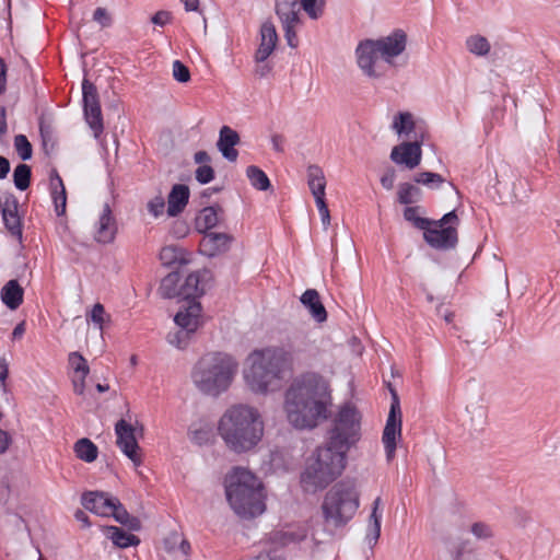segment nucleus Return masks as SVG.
<instances>
[{
  "instance_id": "f257e3e1",
  "label": "nucleus",
  "mask_w": 560,
  "mask_h": 560,
  "mask_svg": "<svg viewBox=\"0 0 560 560\" xmlns=\"http://www.w3.org/2000/svg\"><path fill=\"white\" fill-rule=\"evenodd\" d=\"M360 440V417L354 407L340 408L325 446L317 447L301 474L306 492L326 488L346 468L347 453Z\"/></svg>"
},
{
  "instance_id": "f03ea898",
  "label": "nucleus",
  "mask_w": 560,
  "mask_h": 560,
  "mask_svg": "<svg viewBox=\"0 0 560 560\" xmlns=\"http://www.w3.org/2000/svg\"><path fill=\"white\" fill-rule=\"evenodd\" d=\"M315 346L306 337L295 338L285 347H268L250 353L245 380L252 390L265 393L277 388L295 365L307 363L315 355Z\"/></svg>"
},
{
  "instance_id": "7ed1b4c3",
  "label": "nucleus",
  "mask_w": 560,
  "mask_h": 560,
  "mask_svg": "<svg viewBox=\"0 0 560 560\" xmlns=\"http://www.w3.org/2000/svg\"><path fill=\"white\" fill-rule=\"evenodd\" d=\"M330 396L324 380L317 374H306L295 380L285 394L288 420L298 429H312L319 419L327 417Z\"/></svg>"
},
{
  "instance_id": "20e7f679",
  "label": "nucleus",
  "mask_w": 560,
  "mask_h": 560,
  "mask_svg": "<svg viewBox=\"0 0 560 560\" xmlns=\"http://www.w3.org/2000/svg\"><path fill=\"white\" fill-rule=\"evenodd\" d=\"M218 432L226 447L237 454L253 450L262 439L259 411L247 405H233L219 420Z\"/></svg>"
},
{
  "instance_id": "39448f33",
  "label": "nucleus",
  "mask_w": 560,
  "mask_h": 560,
  "mask_svg": "<svg viewBox=\"0 0 560 560\" xmlns=\"http://www.w3.org/2000/svg\"><path fill=\"white\" fill-rule=\"evenodd\" d=\"M208 280H210L208 270L192 272L187 276L179 290V295L187 300L186 306L174 317L179 330L167 336L168 342L177 348H184L187 345L188 337L201 325L202 307L195 299L205 293Z\"/></svg>"
},
{
  "instance_id": "423d86ee",
  "label": "nucleus",
  "mask_w": 560,
  "mask_h": 560,
  "mask_svg": "<svg viewBox=\"0 0 560 560\" xmlns=\"http://www.w3.org/2000/svg\"><path fill=\"white\" fill-rule=\"evenodd\" d=\"M226 498L234 512L242 517L264 513L265 493L260 480L244 468H234L225 479Z\"/></svg>"
},
{
  "instance_id": "0eeeda50",
  "label": "nucleus",
  "mask_w": 560,
  "mask_h": 560,
  "mask_svg": "<svg viewBox=\"0 0 560 560\" xmlns=\"http://www.w3.org/2000/svg\"><path fill=\"white\" fill-rule=\"evenodd\" d=\"M237 362L222 352L203 355L195 365L191 377L196 387L211 396L225 392L237 372Z\"/></svg>"
},
{
  "instance_id": "6e6552de",
  "label": "nucleus",
  "mask_w": 560,
  "mask_h": 560,
  "mask_svg": "<svg viewBox=\"0 0 560 560\" xmlns=\"http://www.w3.org/2000/svg\"><path fill=\"white\" fill-rule=\"evenodd\" d=\"M406 40V34L398 30L378 40L366 39L361 42L355 50L358 66L371 78L382 75L381 62L385 61L390 65L393 58L405 50Z\"/></svg>"
},
{
  "instance_id": "1a4fd4ad",
  "label": "nucleus",
  "mask_w": 560,
  "mask_h": 560,
  "mask_svg": "<svg viewBox=\"0 0 560 560\" xmlns=\"http://www.w3.org/2000/svg\"><path fill=\"white\" fill-rule=\"evenodd\" d=\"M359 505L355 485L351 481H340L325 494L322 504L324 520L334 527H341L354 516Z\"/></svg>"
},
{
  "instance_id": "9d476101",
  "label": "nucleus",
  "mask_w": 560,
  "mask_h": 560,
  "mask_svg": "<svg viewBox=\"0 0 560 560\" xmlns=\"http://www.w3.org/2000/svg\"><path fill=\"white\" fill-rule=\"evenodd\" d=\"M325 8L326 0H275V12L291 48L299 45L296 28L302 24L301 10L316 21L324 15Z\"/></svg>"
},
{
  "instance_id": "9b49d317",
  "label": "nucleus",
  "mask_w": 560,
  "mask_h": 560,
  "mask_svg": "<svg viewBox=\"0 0 560 560\" xmlns=\"http://www.w3.org/2000/svg\"><path fill=\"white\" fill-rule=\"evenodd\" d=\"M458 218L453 210L442 217L441 220L432 222V225L423 231L425 242L436 249H448L457 244Z\"/></svg>"
},
{
  "instance_id": "f8f14e48",
  "label": "nucleus",
  "mask_w": 560,
  "mask_h": 560,
  "mask_svg": "<svg viewBox=\"0 0 560 560\" xmlns=\"http://www.w3.org/2000/svg\"><path fill=\"white\" fill-rule=\"evenodd\" d=\"M83 108L85 121L98 138L104 131L103 115L96 86L88 80L82 83Z\"/></svg>"
},
{
  "instance_id": "ddd939ff",
  "label": "nucleus",
  "mask_w": 560,
  "mask_h": 560,
  "mask_svg": "<svg viewBox=\"0 0 560 560\" xmlns=\"http://www.w3.org/2000/svg\"><path fill=\"white\" fill-rule=\"evenodd\" d=\"M401 436V410L398 396L393 393V400L387 421L383 431L382 441L386 457L392 460L396 452V442Z\"/></svg>"
},
{
  "instance_id": "4468645a",
  "label": "nucleus",
  "mask_w": 560,
  "mask_h": 560,
  "mask_svg": "<svg viewBox=\"0 0 560 560\" xmlns=\"http://www.w3.org/2000/svg\"><path fill=\"white\" fill-rule=\"evenodd\" d=\"M117 445L120 451L133 463L135 466L142 464L140 446L137 442L135 428L126 420L120 419L115 425Z\"/></svg>"
},
{
  "instance_id": "2eb2a0df",
  "label": "nucleus",
  "mask_w": 560,
  "mask_h": 560,
  "mask_svg": "<svg viewBox=\"0 0 560 560\" xmlns=\"http://www.w3.org/2000/svg\"><path fill=\"white\" fill-rule=\"evenodd\" d=\"M421 144L422 141L419 140L401 142L392 149L390 160L398 165H404L409 170H413L421 163Z\"/></svg>"
},
{
  "instance_id": "dca6fc26",
  "label": "nucleus",
  "mask_w": 560,
  "mask_h": 560,
  "mask_svg": "<svg viewBox=\"0 0 560 560\" xmlns=\"http://www.w3.org/2000/svg\"><path fill=\"white\" fill-rule=\"evenodd\" d=\"M118 231L116 218L112 208L105 203L94 224V240L100 244H110L114 242Z\"/></svg>"
},
{
  "instance_id": "f3484780",
  "label": "nucleus",
  "mask_w": 560,
  "mask_h": 560,
  "mask_svg": "<svg viewBox=\"0 0 560 560\" xmlns=\"http://www.w3.org/2000/svg\"><path fill=\"white\" fill-rule=\"evenodd\" d=\"M233 237L226 233L208 232L200 241V253L208 257L221 255L230 248Z\"/></svg>"
},
{
  "instance_id": "a211bd4d",
  "label": "nucleus",
  "mask_w": 560,
  "mask_h": 560,
  "mask_svg": "<svg viewBox=\"0 0 560 560\" xmlns=\"http://www.w3.org/2000/svg\"><path fill=\"white\" fill-rule=\"evenodd\" d=\"M115 500L105 492L94 491L82 495V505L96 515L108 517L115 511Z\"/></svg>"
},
{
  "instance_id": "6ab92c4d",
  "label": "nucleus",
  "mask_w": 560,
  "mask_h": 560,
  "mask_svg": "<svg viewBox=\"0 0 560 560\" xmlns=\"http://www.w3.org/2000/svg\"><path fill=\"white\" fill-rule=\"evenodd\" d=\"M278 43L276 26L271 21H266L260 26V44L255 54V60L262 62L273 52Z\"/></svg>"
},
{
  "instance_id": "aec40b11",
  "label": "nucleus",
  "mask_w": 560,
  "mask_h": 560,
  "mask_svg": "<svg viewBox=\"0 0 560 560\" xmlns=\"http://www.w3.org/2000/svg\"><path fill=\"white\" fill-rule=\"evenodd\" d=\"M18 200L11 196L7 198L2 209V219L4 226L12 236L22 238V222L18 214Z\"/></svg>"
},
{
  "instance_id": "412c9836",
  "label": "nucleus",
  "mask_w": 560,
  "mask_h": 560,
  "mask_svg": "<svg viewBox=\"0 0 560 560\" xmlns=\"http://www.w3.org/2000/svg\"><path fill=\"white\" fill-rule=\"evenodd\" d=\"M49 189L57 215H63L67 208V191L63 180L56 170L50 172Z\"/></svg>"
},
{
  "instance_id": "4be33fe9",
  "label": "nucleus",
  "mask_w": 560,
  "mask_h": 560,
  "mask_svg": "<svg viewBox=\"0 0 560 560\" xmlns=\"http://www.w3.org/2000/svg\"><path fill=\"white\" fill-rule=\"evenodd\" d=\"M190 191L188 186L184 184H175L167 197V214L177 217L186 208L189 200Z\"/></svg>"
},
{
  "instance_id": "5701e85b",
  "label": "nucleus",
  "mask_w": 560,
  "mask_h": 560,
  "mask_svg": "<svg viewBox=\"0 0 560 560\" xmlns=\"http://www.w3.org/2000/svg\"><path fill=\"white\" fill-rule=\"evenodd\" d=\"M240 142L238 133L230 128L229 126H223L220 130L218 148L221 151L222 155L229 161H236L238 152L234 149V147Z\"/></svg>"
},
{
  "instance_id": "b1692460",
  "label": "nucleus",
  "mask_w": 560,
  "mask_h": 560,
  "mask_svg": "<svg viewBox=\"0 0 560 560\" xmlns=\"http://www.w3.org/2000/svg\"><path fill=\"white\" fill-rule=\"evenodd\" d=\"M160 260L166 267L187 265L190 262V254L180 246L167 245L161 249Z\"/></svg>"
},
{
  "instance_id": "393cba45",
  "label": "nucleus",
  "mask_w": 560,
  "mask_h": 560,
  "mask_svg": "<svg viewBox=\"0 0 560 560\" xmlns=\"http://www.w3.org/2000/svg\"><path fill=\"white\" fill-rule=\"evenodd\" d=\"M301 302L315 320L323 323L327 319V312L320 301L319 294L314 289H307L301 296Z\"/></svg>"
},
{
  "instance_id": "a878e982",
  "label": "nucleus",
  "mask_w": 560,
  "mask_h": 560,
  "mask_svg": "<svg viewBox=\"0 0 560 560\" xmlns=\"http://www.w3.org/2000/svg\"><path fill=\"white\" fill-rule=\"evenodd\" d=\"M221 207H206L199 211L195 220L196 230L200 233H208L209 230L217 226L220 221Z\"/></svg>"
},
{
  "instance_id": "bb28decb",
  "label": "nucleus",
  "mask_w": 560,
  "mask_h": 560,
  "mask_svg": "<svg viewBox=\"0 0 560 560\" xmlns=\"http://www.w3.org/2000/svg\"><path fill=\"white\" fill-rule=\"evenodd\" d=\"M24 290L18 280L8 281L1 290V301L10 310H16L23 303Z\"/></svg>"
},
{
  "instance_id": "cd10ccee",
  "label": "nucleus",
  "mask_w": 560,
  "mask_h": 560,
  "mask_svg": "<svg viewBox=\"0 0 560 560\" xmlns=\"http://www.w3.org/2000/svg\"><path fill=\"white\" fill-rule=\"evenodd\" d=\"M307 184L312 195L317 200L325 199L326 178L323 170L317 165H311L307 168Z\"/></svg>"
},
{
  "instance_id": "c85d7f7f",
  "label": "nucleus",
  "mask_w": 560,
  "mask_h": 560,
  "mask_svg": "<svg viewBox=\"0 0 560 560\" xmlns=\"http://www.w3.org/2000/svg\"><path fill=\"white\" fill-rule=\"evenodd\" d=\"M104 533L119 548H128L140 544V539L136 535L127 533L117 526H107L104 528Z\"/></svg>"
},
{
  "instance_id": "c756f323",
  "label": "nucleus",
  "mask_w": 560,
  "mask_h": 560,
  "mask_svg": "<svg viewBox=\"0 0 560 560\" xmlns=\"http://www.w3.org/2000/svg\"><path fill=\"white\" fill-rule=\"evenodd\" d=\"M114 505L115 511L113 513H109V516H113L118 523L128 526L129 529H140V521L137 517L131 516L117 498L115 500Z\"/></svg>"
},
{
  "instance_id": "7c9ffc66",
  "label": "nucleus",
  "mask_w": 560,
  "mask_h": 560,
  "mask_svg": "<svg viewBox=\"0 0 560 560\" xmlns=\"http://www.w3.org/2000/svg\"><path fill=\"white\" fill-rule=\"evenodd\" d=\"M74 453L78 458L86 463H92L97 458V446L89 439H80L74 444Z\"/></svg>"
},
{
  "instance_id": "2f4dec72",
  "label": "nucleus",
  "mask_w": 560,
  "mask_h": 560,
  "mask_svg": "<svg viewBox=\"0 0 560 560\" xmlns=\"http://www.w3.org/2000/svg\"><path fill=\"white\" fill-rule=\"evenodd\" d=\"M382 500L377 497L372 506V512L369 517V535H372L374 540H377L381 535V524H382V509H381Z\"/></svg>"
},
{
  "instance_id": "473e14b6",
  "label": "nucleus",
  "mask_w": 560,
  "mask_h": 560,
  "mask_svg": "<svg viewBox=\"0 0 560 560\" xmlns=\"http://www.w3.org/2000/svg\"><path fill=\"white\" fill-rule=\"evenodd\" d=\"M246 175L250 185L258 190H267L270 187V180L267 174L258 166L250 165L246 168Z\"/></svg>"
},
{
  "instance_id": "72a5a7b5",
  "label": "nucleus",
  "mask_w": 560,
  "mask_h": 560,
  "mask_svg": "<svg viewBox=\"0 0 560 560\" xmlns=\"http://www.w3.org/2000/svg\"><path fill=\"white\" fill-rule=\"evenodd\" d=\"M393 129L399 136H409L415 130L413 117L410 113H399L393 121Z\"/></svg>"
},
{
  "instance_id": "f704fd0d",
  "label": "nucleus",
  "mask_w": 560,
  "mask_h": 560,
  "mask_svg": "<svg viewBox=\"0 0 560 560\" xmlns=\"http://www.w3.org/2000/svg\"><path fill=\"white\" fill-rule=\"evenodd\" d=\"M454 560H480V558L474 544L465 539L457 545Z\"/></svg>"
},
{
  "instance_id": "c9c22d12",
  "label": "nucleus",
  "mask_w": 560,
  "mask_h": 560,
  "mask_svg": "<svg viewBox=\"0 0 560 560\" xmlns=\"http://www.w3.org/2000/svg\"><path fill=\"white\" fill-rule=\"evenodd\" d=\"M32 171L27 164H19L13 172V182L19 190H25L31 184Z\"/></svg>"
},
{
  "instance_id": "e433bc0d",
  "label": "nucleus",
  "mask_w": 560,
  "mask_h": 560,
  "mask_svg": "<svg viewBox=\"0 0 560 560\" xmlns=\"http://www.w3.org/2000/svg\"><path fill=\"white\" fill-rule=\"evenodd\" d=\"M467 49L476 56H486L490 51V43L480 35H474L466 40Z\"/></svg>"
},
{
  "instance_id": "4c0bfd02",
  "label": "nucleus",
  "mask_w": 560,
  "mask_h": 560,
  "mask_svg": "<svg viewBox=\"0 0 560 560\" xmlns=\"http://www.w3.org/2000/svg\"><path fill=\"white\" fill-rule=\"evenodd\" d=\"M420 189L409 183L399 185L398 188V201L402 205H410L418 200L420 197Z\"/></svg>"
},
{
  "instance_id": "58836bf2",
  "label": "nucleus",
  "mask_w": 560,
  "mask_h": 560,
  "mask_svg": "<svg viewBox=\"0 0 560 560\" xmlns=\"http://www.w3.org/2000/svg\"><path fill=\"white\" fill-rule=\"evenodd\" d=\"M404 218L422 231H424L428 225H432V221L418 215V207H407L404 211Z\"/></svg>"
},
{
  "instance_id": "ea45409f",
  "label": "nucleus",
  "mask_w": 560,
  "mask_h": 560,
  "mask_svg": "<svg viewBox=\"0 0 560 560\" xmlns=\"http://www.w3.org/2000/svg\"><path fill=\"white\" fill-rule=\"evenodd\" d=\"M178 281V275L177 273H170L162 280L161 283V292L162 295L165 298H173L177 294H179V291L176 290V283Z\"/></svg>"
},
{
  "instance_id": "a19ab883",
  "label": "nucleus",
  "mask_w": 560,
  "mask_h": 560,
  "mask_svg": "<svg viewBox=\"0 0 560 560\" xmlns=\"http://www.w3.org/2000/svg\"><path fill=\"white\" fill-rule=\"evenodd\" d=\"M14 147L22 160H30L32 158V144L24 135L14 137Z\"/></svg>"
},
{
  "instance_id": "79ce46f5",
  "label": "nucleus",
  "mask_w": 560,
  "mask_h": 560,
  "mask_svg": "<svg viewBox=\"0 0 560 560\" xmlns=\"http://www.w3.org/2000/svg\"><path fill=\"white\" fill-rule=\"evenodd\" d=\"M147 210L153 219H158L161 215H163V213L165 211L164 197L161 194H159L158 196L148 200Z\"/></svg>"
},
{
  "instance_id": "37998d69",
  "label": "nucleus",
  "mask_w": 560,
  "mask_h": 560,
  "mask_svg": "<svg viewBox=\"0 0 560 560\" xmlns=\"http://www.w3.org/2000/svg\"><path fill=\"white\" fill-rule=\"evenodd\" d=\"M68 360L73 374L90 373L86 360L79 352H71Z\"/></svg>"
},
{
  "instance_id": "c03bdc74",
  "label": "nucleus",
  "mask_w": 560,
  "mask_h": 560,
  "mask_svg": "<svg viewBox=\"0 0 560 560\" xmlns=\"http://www.w3.org/2000/svg\"><path fill=\"white\" fill-rule=\"evenodd\" d=\"M86 318L97 325L100 330H103L104 323L106 318H108V315L106 314L103 304L96 303L92 307L90 314L86 315Z\"/></svg>"
},
{
  "instance_id": "a18cd8bd",
  "label": "nucleus",
  "mask_w": 560,
  "mask_h": 560,
  "mask_svg": "<svg viewBox=\"0 0 560 560\" xmlns=\"http://www.w3.org/2000/svg\"><path fill=\"white\" fill-rule=\"evenodd\" d=\"M470 533L477 538V539H489L493 537V529L492 527L485 523V522H475L470 526Z\"/></svg>"
},
{
  "instance_id": "49530a36",
  "label": "nucleus",
  "mask_w": 560,
  "mask_h": 560,
  "mask_svg": "<svg viewBox=\"0 0 560 560\" xmlns=\"http://www.w3.org/2000/svg\"><path fill=\"white\" fill-rule=\"evenodd\" d=\"M173 77L180 83H186L190 80L189 69L179 60H175L172 67Z\"/></svg>"
},
{
  "instance_id": "de8ad7c7",
  "label": "nucleus",
  "mask_w": 560,
  "mask_h": 560,
  "mask_svg": "<svg viewBox=\"0 0 560 560\" xmlns=\"http://www.w3.org/2000/svg\"><path fill=\"white\" fill-rule=\"evenodd\" d=\"M415 182L425 186H431L433 184L440 185L444 182V179L438 173L421 172L415 177Z\"/></svg>"
},
{
  "instance_id": "09e8293b",
  "label": "nucleus",
  "mask_w": 560,
  "mask_h": 560,
  "mask_svg": "<svg viewBox=\"0 0 560 560\" xmlns=\"http://www.w3.org/2000/svg\"><path fill=\"white\" fill-rule=\"evenodd\" d=\"M213 178H214V171H213V168H212L210 165H208V164L200 165V166L196 170V179H197L200 184H208V183H210Z\"/></svg>"
},
{
  "instance_id": "8fccbe9b",
  "label": "nucleus",
  "mask_w": 560,
  "mask_h": 560,
  "mask_svg": "<svg viewBox=\"0 0 560 560\" xmlns=\"http://www.w3.org/2000/svg\"><path fill=\"white\" fill-rule=\"evenodd\" d=\"M93 20L102 27H108L112 24V16L105 8H96L93 13Z\"/></svg>"
},
{
  "instance_id": "3c124183",
  "label": "nucleus",
  "mask_w": 560,
  "mask_h": 560,
  "mask_svg": "<svg viewBox=\"0 0 560 560\" xmlns=\"http://www.w3.org/2000/svg\"><path fill=\"white\" fill-rule=\"evenodd\" d=\"M89 373H80L72 375L73 392L77 395H83L85 390V378Z\"/></svg>"
},
{
  "instance_id": "603ef678",
  "label": "nucleus",
  "mask_w": 560,
  "mask_h": 560,
  "mask_svg": "<svg viewBox=\"0 0 560 560\" xmlns=\"http://www.w3.org/2000/svg\"><path fill=\"white\" fill-rule=\"evenodd\" d=\"M316 206H317V209H318V212H319V215H320L324 226H328L330 223V214H329V209H328V206H327L325 199L317 200Z\"/></svg>"
},
{
  "instance_id": "864d4df0",
  "label": "nucleus",
  "mask_w": 560,
  "mask_h": 560,
  "mask_svg": "<svg viewBox=\"0 0 560 560\" xmlns=\"http://www.w3.org/2000/svg\"><path fill=\"white\" fill-rule=\"evenodd\" d=\"M171 21V13L167 11H158L152 18L151 22L155 25L164 26Z\"/></svg>"
},
{
  "instance_id": "5fc2aeb1",
  "label": "nucleus",
  "mask_w": 560,
  "mask_h": 560,
  "mask_svg": "<svg viewBox=\"0 0 560 560\" xmlns=\"http://www.w3.org/2000/svg\"><path fill=\"white\" fill-rule=\"evenodd\" d=\"M191 434H192L191 439L196 443L202 444V443H206L209 441L211 431L209 429H200V430L192 431Z\"/></svg>"
},
{
  "instance_id": "6e6d98bb",
  "label": "nucleus",
  "mask_w": 560,
  "mask_h": 560,
  "mask_svg": "<svg viewBox=\"0 0 560 560\" xmlns=\"http://www.w3.org/2000/svg\"><path fill=\"white\" fill-rule=\"evenodd\" d=\"M9 375V364L4 358H0V384L5 390V380Z\"/></svg>"
},
{
  "instance_id": "4d7b16f0",
  "label": "nucleus",
  "mask_w": 560,
  "mask_h": 560,
  "mask_svg": "<svg viewBox=\"0 0 560 560\" xmlns=\"http://www.w3.org/2000/svg\"><path fill=\"white\" fill-rule=\"evenodd\" d=\"M12 440L9 433L2 429H0V454L7 452L11 444Z\"/></svg>"
},
{
  "instance_id": "13d9d810",
  "label": "nucleus",
  "mask_w": 560,
  "mask_h": 560,
  "mask_svg": "<svg viewBox=\"0 0 560 560\" xmlns=\"http://www.w3.org/2000/svg\"><path fill=\"white\" fill-rule=\"evenodd\" d=\"M7 90V67L3 60L0 58V94H3Z\"/></svg>"
},
{
  "instance_id": "bf43d9fd",
  "label": "nucleus",
  "mask_w": 560,
  "mask_h": 560,
  "mask_svg": "<svg viewBox=\"0 0 560 560\" xmlns=\"http://www.w3.org/2000/svg\"><path fill=\"white\" fill-rule=\"evenodd\" d=\"M272 148L277 152H283L284 138L281 135H273L271 137Z\"/></svg>"
},
{
  "instance_id": "052dcab7",
  "label": "nucleus",
  "mask_w": 560,
  "mask_h": 560,
  "mask_svg": "<svg viewBox=\"0 0 560 560\" xmlns=\"http://www.w3.org/2000/svg\"><path fill=\"white\" fill-rule=\"evenodd\" d=\"M10 172V162L7 158L0 156V179L7 177Z\"/></svg>"
},
{
  "instance_id": "680f3d73",
  "label": "nucleus",
  "mask_w": 560,
  "mask_h": 560,
  "mask_svg": "<svg viewBox=\"0 0 560 560\" xmlns=\"http://www.w3.org/2000/svg\"><path fill=\"white\" fill-rule=\"evenodd\" d=\"M180 2L184 4L185 10L187 12H189V11L198 12L199 11V5H200L199 0H180Z\"/></svg>"
},
{
  "instance_id": "e2e57ef3",
  "label": "nucleus",
  "mask_w": 560,
  "mask_h": 560,
  "mask_svg": "<svg viewBox=\"0 0 560 560\" xmlns=\"http://www.w3.org/2000/svg\"><path fill=\"white\" fill-rule=\"evenodd\" d=\"M195 162L198 164H207L210 162V156L206 151H198L195 153Z\"/></svg>"
},
{
  "instance_id": "0e129e2a",
  "label": "nucleus",
  "mask_w": 560,
  "mask_h": 560,
  "mask_svg": "<svg viewBox=\"0 0 560 560\" xmlns=\"http://www.w3.org/2000/svg\"><path fill=\"white\" fill-rule=\"evenodd\" d=\"M8 129L5 108L0 107V136L5 133Z\"/></svg>"
},
{
  "instance_id": "69168bd1",
  "label": "nucleus",
  "mask_w": 560,
  "mask_h": 560,
  "mask_svg": "<svg viewBox=\"0 0 560 560\" xmlns=\"http://www.w3.org/2000/svg\"><path fill=\"white\" fill-rule=\"evenodd\" d=\"M24 332H25V323L21 322L14 327L13 332H12V338L19 339L24 335Z\"/></svg>"
},
{
  "instance_id": "338daca9",
  "label": "nucleus",
  "mask_w": 560,
  "mask_h": 560,
  "mask_svg": "<svg viewBox=\"0 0 560 560\" xmlns=\"http://www.w3.org/2000/svg\"><path fill=\"white\" fill-rule=\"evenodd\" d=\"M381 183L384 188L392 189L394 186V174L383 176Z\"/></svg>"
},
{
  "instance_id": "774afa93",
  "label": "nucleus",
  "mask_w": 560,
  "mask_h": 560,
  "mask_svg": "<svg viewBox=\"0 0 560 560\" xmlns=\"http://www.w3.org/2000/svg\"><path fill=\"white\" fill-rule=\"evenodd\" d=\"M74 517L79 521V522H82L85 526H90V522H89V517L88 515L81 511V510H78L74 514Z\"/></svg>"
}]
</instances>
